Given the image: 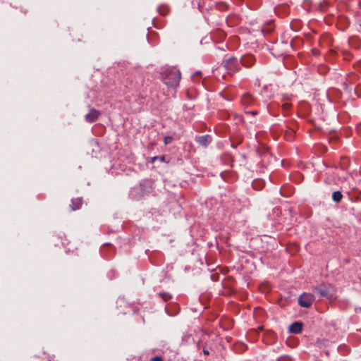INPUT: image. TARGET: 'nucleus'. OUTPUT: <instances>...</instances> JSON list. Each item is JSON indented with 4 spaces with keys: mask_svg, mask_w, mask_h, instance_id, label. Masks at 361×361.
Here are the masks:
<instances>
[{
    "mask_svg": "<svg viewBox=\"0 0 361 361\" xmlns=\"http://www.w3.org/2000/svg\"><path fill=\"white\" fill-rule=\"evenodd\" d=\"M255 63V58L252 55H245L241 58V63L245 67H250Z\"/></svg>",
    "mask_w": 361,
    "mask_h": 361,
    "instance_id": "nucleus-6",
    "label": "nucleus"
},
{
    "mask_svg": "<svg viewBox=\"0 0 361 361\" xmlns=\"http://www.w3.org/2000/svg\"><path fill=\"white\" fill-rule=\"evenodd\" d=\"M161 78L169 87L176 89L178 87L181 78V73L176 66H164L161 68Z\"/></svg>",
    "mask_w": 361,
    "mask_h": 361,
    "instance_id": "nucleus-1",
    "label": "nucleus"
},
{
    "mask_svg": "<svg viewBox=\"0 0 361 361\" xmlns=\"http://www.w3.org/2000/svg\"><path fill=\"white\" fill-rule=\"evenodd\" d=\"M360 27H361V23H360Z\"/></svg>",
    "mask_w": 361,
    "mask_h": 361,
    "instance_id": "nucleus-22",
    "label": "nucleus"
},
{
    "mask_svg": "<svg viewBox=\"0 0 361 361\" xmlns=\"http://www.w3.org/2000/svg\"><path fill=\"white\" fill-rule=\"evenodd\" d=\"M258 183L262 184L263 182L262 180H255V181H253L252 187H253L254 189H255V190H259L260 189V188L257 186Z\"/></svg>",
    "mask_w": 361,
    "mask_h": 361,
    "instance_id": "nucleus-15",
    "label": "nucleus"
},
{
    "mask_svg": "<svg viewBox=\"0 0 361 361\" xmlns=\"http://www.w3.org/2000/svg\"><path fill=\"white\" fill-rule=\"evenodd\" d=\"M314 290L318 293L321 296L327 298L329 300L335 298L334 295L331 292L330 286L321 284L314 287Z\"/></svg>",
    "mask_w": 361,
    "mask_h": 361,
    "instance_id": "nucleus-4",
    "label": "nucleus"
},
{
    "mask_svg": "<svg viewBox=\"0 0 361 361\" xmlns=\"http://www.w3.org/2000/svg\"><path fill=\"white\" fill-rule=\"evenodd\" d=\"M159 295L164 302H167L172 298L171 295L169 293H159Z\"/></svg>",
    "mask_w": 361,
    "mask_h": 361,
    "instance_id": "nucleus-11",
    "label": "nucleus"
},
{
    "mask_svg": "<svg viewBox=\"0 0 361 361\" xmlns=\"http://www.w3.org/2000/svg\"><path fill=\"white\" fill-rule=\"evenodd\" d=\"M326 96L328 98L329 97V94H328V92H326Z\"/></svg>",
    "mask_w": 361,
    "mask_h": 361,
    "instance_id": "nucleus-21",
    "label": "nucleus"
},
{
    "mask_svg": "<svg viewBox=\"0 0 361 361\" xmlns=\"http://www.w3.org/2000/svg\"><path fill=\"white\" fill-rule=\"evenodd\" d=\"M82 198H80V197L73 198L71 200V204L72 210L75 211V210L79 209L82 205Z\"/></svg>",
    "mask_w": 361,
    "mask_h": 361,
    "instance_id": "nucleus-9",
    "label": "nucleus"
},
{
    "mask_svg": "<svg viewBox=\"0 0 361 361\" xmlns=\"http://www.w3.org/2000/svg\"><path fill=\"white\" fill-rule=\"evenodd\" d=\"M262 185H263V183H262V184H259V183H258V184H257V186H258V187H259V188H261V187H262Z\"/></svg>",
    "mask_w": 361,
    "mask_h": 361,
    "instance_id": "nucleus-20",
    "label": "nucleus"
},
{
    "mask_svg": "<svg viewBox=\"0 0 361 361\" xmlns=\"http://www.w3.org/2000/svg\"><path fill=\"white\" fill-rule=\"evenodd\" d=\"M196 141L200 145L206 147L211 142L212 137L209 135H201L196 137Z\"/></svg>",
    "mask_w": 361,
    "mask_h": 361,
    "instance_id": "nucleus-7",
    "label": "nucleus"
},
{
    "mask_svg": "<svg viewBox=\"0 0 361 361\" xmlns=\"http://www.w3.org/2000/svg\"><path fill=\"white\" fill-rule=\"evenodd\" d=\"M202 73L199 71L195 72L193 75L191 76V79L193 82H196L198 80L201 79Z\"/></svg>",
    "mask_w": 361,
    "mask_h": 361,
    "instance_id": "nucleus-13",
    "label": "nucleus"
},
{
    "mask_svg": "<svg viewBox=\"0 0 361 361\" xmlns=\"http://www.w3.org/2000/svg\"><path fill=\"white\" fill-rule=\"evenodd\" d=\"M157 160H158L161 162L169 163V161L166 160V157L164 156H157V157H154L151 158L152 163L155 162V161H157Z\"/></svg>",
    "mask_w": 361,
    "mask_h": 361,
    "instance_id": "nucleus-12",
    "label": "nucleus"
},
{
    "mask_svg": "<svg viewBox=\"0 0 361 361\" xmlns=\"http://www.w3.org/2000/svg\"><path fill=\"white\" fill-rule=\"evenodd\" d=\"M239 69L238 59L235 57L225 59L222 62V66L214 71V75L219 78L221 76V71H225L229 75H233Z\"/></svg>",
    "mask_w": 361,
    "mask_h": 361,
    "instance_id": "nucleus-2",
    "label": "nucleus"
},
{
    "mask_svg": "<svg viewBox=\"0 0 361 361\" xmlns=\"http://www.w3.org/2000/svg\"><path fill=\"white\" fill-rule=\"evenodd\" d=\"M173 138L172 136H166L164 138V143L165 145L170 144L173 141Z\"/></svg>",
    "mask_w": 361,
    "mask_h": 361,
    "instance_id": "nucleus-14",
    "label": "nucleus"
},
{
    "mask_svg": "<svg viewBox=\"0 0 361 361\" xmlns=\"http://www.w3.org/2000/svg\"><path fill=\"white\" fill-rule=\"evenodd\" d=\"M100 114L101 113L99 111L94 109H90L89 113L85 115V121L90 123L95 122L98 119Z\"/></svg>",
    "mask_w": 361,
    "mask_h": 361,
    "instance_id": "nucleus-5",
    "label": "nucleus"
},
{
    "mask_svg": "<svg viewBox=\"0 0 361 361\" xmlns=\"http://www.w3.org/2000/svg\"><path fill=\"white\" fill-rule=\"evenodd\" d=\"M203 353H204V355H208L209 354V350H206V349H204V350H203Z\"/></svg>",
    "mask_w": 361,
    "mask_h": 361,
    "instance_id": "nucleus-18",
    "label": "nucleus"
},
{
    "mask_svg": "<svg viewBox=\"0 0 361 361\" xmlns=\"http://www.w3.org/2000/svg\"><path fill=\"white\" fill-rule=\"evenodd\" d=\"M314 295L310 293H303L298 298V304L305 308H309L314 301Z\"/></svg>",
    "mask_w": 361,
    "mask_h": 361,
    "instance_id": "nucleus-3",
    "label": "nucleus"
},
{
    "mask_svg": "<svg viewBox=\"0 0 361 361\" xmlns=\"http://www.w3.org/2000/svg\"><path fill=\"white\" fill-rule=\"evenodd\" d=\"M302 330V325L301 322H295L289 326V331L293 334H300Z\"/></svg>",
    "mask_w": 361,
    "mask_h": 361,
    "instance_id": "nucleus-8",
    "label": "nucleus"
},
{
    "mask_svg": "<svg viewBox=\"0 0 361 361\" xmlns=\"http://www.w3.org/2000/svg\"><path fill=\"white\" fill-rule=\"evenodd\" d=\"M150 361H162V358L159 356H156L152 357Z\"/></svg>",
    "mask_w": 361,
    "mask_h": 361,
    "instance_id": "nucleus-16",
    "label": "nucleus"
},
{
    "mask_svg": "<svg viewBox=\"0 0 361 361\" xmlns=\"http://www.w3.org/2000/svg\"><path fill=\"white\" fill-rule=\"evenodd\" d=\"M264 90H267L268 89V86L267 85H264Z\"/></svg>",
    "mask_w": 361,
    "mask_h": 361,
    "instance_id": "nucleus-19",
    "label": "nucleus"
},
{
    "mask_svg": "<svg viewBox=\"0 0 361 361\" xmlns=\"http://www.w3.org/2000/svg\"><path fill=\"white\" fill-rule=\"evenodd\" d=\"M255 86H257V87H260V82H259V80L258 79H257V80H256Z\"/></svg>",
    "mask_w": 361,
    "mask_h": 361,
    "instance_id": "nucleus-17",
    "label": "nucleus"
},
{
    "mask_svg": "<svg viewBox=\"0 0 361 361\" xmlns=\"http://www.w3.org/2000/svg\"><path fill=\"white\" fill-rule=\"evenodd\" d=\"M343 198V195L340 191H334L332 194V200L336 203H339Z\"/></svg>",
    "mask_w": 361,
    "mask_h": 361,
    "instance_id": "nucleus-10",
    "label": "nucleus"
}]
</instances>
